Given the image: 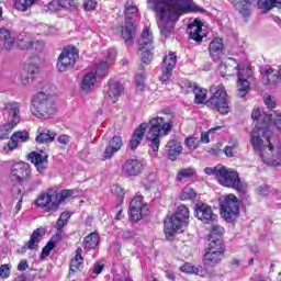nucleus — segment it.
Masks as SVG:
<instances>
[{"instance_id": "53", "label": "nucleus", "mask_w": 281, "mask_h": 281, "mask_svg": "<svg viewBox=\"0 0 281 281\" xmlns=\"http://www.w3.org/2000/svg\"><path fill=\"white\" fill-rule=\"evenodd\" d=\"M12 127L10 123H8L4 126L0 127V139H8L10 137V134L12 133Z\"/></svg>"}, {"instance_id": "42", "label": "nucleus", "mask_w": 281, "mask_h": 281, "mask_svg": "<svg viewBox=\"0 0 281 281\" xmlns=\"http://www.w3.org/2000/svg\"><path fill=\"white\" fill-rule=\"evenodd\" d=\"M32 44V37H30L27 33H21L18 36V47H20V49H31Z\"/></svg>"}, {"instance_id": "4", "label": "nucleus", "mask_w": 281, "mask_h": 281, "mask_svg": "<svg viewBox=\"0 0 281 281\" xmlns=\"http://www.w3.org/2000/svg\"><path fill=\"white\" fill-rule=\"evenodd\" d=\"M31 111L37 120H49L56 115V102L52 95L40 92L33 97Z\"/></svg>"}, {"instance_id": "34", "label": "nucleus", "mask_w": 281, "mask_h": 281, "mask_svg": "<svg viewBox=\"0 0 281 281\" xmlns=\"http://www.w3.org/2000/svg\"><path fill=\"white\" fill-rule=\"evenodd\" d=\"M98 243H100V235H98V233H91L85 237L82 247L83 249H87V251H90V249H95L98 247Z\"/></svg>"}, {"instance_id": "17", "label": "nucleus", "mask_w": 281, "mask_h": 281, "mask_svg": "<svg viewBox=\"0 0 281 281\" xmlns=\"http://www.w3.org/2000/svg\"><path fill=\"white\" fill-rule=\"evenodd\" d=\"M122 146H124V142L122 140L121 136H114L112 139L109 140L103 154H102V161H108V159H113V156L116 153L122 150Z\"/></svg>"}, {"instance_id": "21", "label": "nucleus", "mask_w": 281, "mask_h": 281, "mask_svg": "<svg viewBox=\"0 0 281 281\" xmlns=\"http://www.w3.org/2000/svg\"><path fill=\"white\" fill-rule=\"evenodd\" d=\"M223 258H225V252L206 249L203 257V262L205 267H216V265H221Z\"/></svg>"}, {"instance_id": "48", "label": "nucleus", "mask_w": 281, "mask_h": 281, "mask_svg": "<svg viewBox=\"0 0 281 281\" xmlns=\"http://www.w3.org/2000/svg\"><path fill=\"white\" fill-rule=\"evenodd\" d=\"M11 139H14L18 144L27 142L30 139V133L27 131H19L12 134Z\"/></svg>"}, {"instance_id": "60", "label": "nucleus", "mask_w": 281, "mask_h": 281, "mask_svg": "<svg viewBox=\"0 0 281 281\" xmlns=\"http://www.w3.org/2000/svg\"><path fill=\"white\" fill-rule=\"evenodd\" d=\"M19 143L15 139H11L7 146H4L5 153H12V150H15L18 148Z\"/></svg>"}, {"instance_id": "55", "label": "nucleus", "mask_w": 281, "mask_h": 281, "mask_svg": "<svg viewBox=\"0 0 281 281\" xmlns=\"http://www.w3.org/2000/svg\"><path fill=\"white\" fill-rule=\"evenodd\" d=\"M216 131H221V126L211 128L209 132L201 134V140L203 144H210V133H216Z\"/></svg>"}, {"instance_id": "14", "label": "nucleus", "mask_w": 281, "mask_h": 281, "mask_svg": "<svg viewBox=\"0 0 281 281\" xmlns=\"http://www.w3.org/2000/svg\"><path fill=\"white\" fill-rule=\"evenodd\" d=\"M194 214L195 217L199 218V221H201L205 225H214V223H216L218 218V216L214 214L212 206L205 203L195 204Z\"/></svg>"}, {"instance_id": "59", "label": "nucleus", "mask_w": 281, "mask_h": 281, "mask_svg": "<svg viewBox=\"0 0 281 281\" xmlns=\"http://www.w3.org/2000/svg\"><path fill=\"white\" fill-rule=\"evenodd\" d=\"M59 144H61V148H65L69 142H71V137L69 135H60L57 139Z\"/></svg>"}, {"instance_id": "28", "label": "nucleus", "mask_w": 281, "mask_h": 281, "mask_svg": "<svg viewBox=\"0 0 281 281\" xmlns=\"http://www.w3.org/2000/svg\"><path fill=\"white\" fill-rule=\"evenodd\" d=\"M166 151L171 161H175L177 157H179L180 153L183 151V147L181 146V143H179L177 139H171L166 145Z\"/></svg>"}, {"instance_id": "11", "label": "nucleus", "mask_w": 281, "mask_h": 281, "mask_svg": "<svg viewBox=\"0 0 281 281\" xmlns=\"http://www.w3.org/2000/svg\"><path fill=\"white\" fill-rule=\"evenodd\" d=\"M2 115L11 128H16V125L21 123V103L16 101L5 102L2 109Z\"/></svg>"}, {"instance_id": "2", "label": "nucleus", "mask_w": 281, "mask_h": 281, "mask_svg": "<svg viewBox=\"0 0 281 281\" xmlns=\"http://www.w3.org/2000/svg\"><path fill=\"white\" fill-rule=\"evenodd\" d=\"M147 2L157 16V25L165 38L172 34L175 24L182 14L205 12V9L196 5L192 0H147Z\"/></svg>"}, {"instance_id": "45", "label": "nucleus", "mask_w": 281, "mask_h": 281, "mask_svg": "<svg viewBox=\"0 0 281 281\" xmlns=\"http://www.w3.org/2000/svg\"><path fill=\"white\" fill-rule=\"evenodd\" d=\"M180 201H194L196 199V191L192 187L187 186L183 188L179 196Z\"/></svg>"}, {"instance_id": "5", "label": "nucleus", "mask_w": 281, "mask_h": 281, "mask_svg": "<svg viewBox=\"0 0 281 281\" xmlns=\"http://www.w3.org/2000/svg\"><path fill=\"white\" fill-rule=\"evenodd\" d=\"M190 209L186 205H179L172 216L165 218V235L172 238L176 232H181L183 227H188L190 221Z\"/></svg>"}, {"instance_id": "8", "label": "nucleus", "mask_w": 281, "mask_h": 281, "mask_svg": "<svg viewBox=\"0 0 281 281\" xmlns=\"http://www.w3.org/2000/svg\"><path fill=\"white\" fill-rule=\"evenodd\" d=\"M221 214L225 221H232L238 216L240 212V204L238 203V198L234 194H228L226 196L220 198Z\"/></svg>"}, {"instance_id": "58", "label": "nucleus", "mask_w": 281, "mask_h": 281, "mask_svg": "<svg viewBox=\"0 0 281 281\" xmlns=\"http://www.w3.org/2000/svg\"><path fill=\"white\" fill-rule=\"evenodd\" d=\"M95 5H98V2L95 0H86L83 3L85 10L88 12H91V10H95Z\"/></svg>"}, {"instance_id": "10", "label": "nucleus", "mask_w": 281, "mask_h": 281, "mask_svg": "<svg viewBox=\"0 0 281 281\" xmlns=\"http://www.w3.org/2000/svg\"><path fill=\"white\" fill-rule=\"evenodd\" d=\"M78 49L74 47L65 48L58 56L57 59V69L59 71H69V69H74L76 63H78Z\"/></svg>"}, {"instance_id": "64", "label": "nucleus", "mask_w": 281, "mask_h": 281, "mask_svg": "<svg viewBox=\"0 0 281 281\" xmlns=\"http://www.w3.org/2000/svg\"><path fill=\"white\" fill-rule=\"evenodd\" d=\"M60 8L61 7H60L58 0L57 1H52L50 3H48L49 12H58V10H60Z\"/></svg>"}, {"instance_id": "29", "label": "nucleus", "mask_w": 281, "mask_h": 281, "mask_svg": "<svg viewBox=\"0 0 281 281\" xmlns=\"http://www.w3.org/2000/svg\"><path fill=\"white\" fill-rule=\"evenodd\" d=\"M83 262L82 248H77L75 257L70 260L69 273H78V271H82Z\"/></svg>"}, {"instance_id": "6", "label": "nucleus", "mask_w": 281, "mask_h": 281, "mask_svg": "<svg viewBox=\"0 0 281 281\" xmlns=\"http://www.w3.org/2000/svg\"><path fill=\"white\" fill-rule=\"evenodd\" d=\"M210 91L212 97L206 101L209 109L218 111L222 115H227L232 111V108L229 106V97L225 91V87L221 85L212 86Z\"/></svg>"}, {"instance_id": "9", "label": "nucleus", "mask_w": 281, "mask_h": 281, "mask_svg": "<svg viewBox=\"0 0 281 281\" xmlns=\"http://www.w3.org/2000/svg\"><path fill=\"white\" fill-rule=\"evenodd\" d=\"M37 207H42L50 214L58 210V191L49 189L46 193H42L35 201Z\"/></svg>"}, {"instance_id": "38", "label": "nucleus", "mask_w": 281, "mask_h": 281, "mask_svg": "<svg viewBox=\"0 0 281 281\" xmlns=\"http://www.w3.org/2000/svg\"><path fill=\"white\" fill-rule=\"evenodd\" d=\"M38 0H14L13 8L19 10V12H27L34 3H37Z\"/></svg>"}, {"instance_id": "35", "label": "nucleus", "mask_w": 281, "mask_h": 281, "mask_svg": "<svg viewBox=\"0 0 281 281\" xmlns=\"http://www.w3.org/2000/svg\"><path fill=\"white\" fill-rule=\"evenodd\" d=\"M261 74H262V82L263 85H278V80H276V76H273V68L266 66L263 68H261Z\"/></svg>"}, {"instance_id": "44", "label": "nucleus", "mask_w": 281, "mask_h": 281, "mask_svg": "<svg viewBox=\"0 0 281 281\" xmlns=\"http://www.w3.org/2000/svg\"><path fill=\"white\" fill-rule=\"evenodd\" d=\"M237 80L254 81V70L251 68H237Z\"/></svg>"}, {"instance_id": "41", "label": "nucleus", "mask_w": 281, "mask_h": 281, "mask_svg": "<svg viewBox=\"0 0 281 281\" xmlns=\"http://www.w3.org/2000/svg\"><path fill=\"white\" fill-rule=\"evenodd\" d=\"M139 12V9L137 5H135V2L127 1L125 4V19L126 21H131V19H135Z\"/></svg>"}, {"instance_id": "1", "label": "nucleus", "mask_w": 281, "mask_h": 281, "mask_svg": "<svg viewBox=\"0 0 281 281\" xmlns=\"http://www.w3.org/2000/svg\"><path fill=\"white\" fill-rule=\"evenodd\" d=\"M251 117L255 122V128L250 133V144L255 155L260 157L267 166H281V143L276 140L271 143V135H273V132L269 130L273 120L271 114L257 108L252 110Z\"/></svg>"}, {"instance_id": "52", "label": "nucleus", "mask_w": 281, "mask_h": 281, "mask_svg": "<svg viewBox=\"0 0 281 281\" xmlns=\"http://www.w3.org/2000/svg\"><path fill=\"white\" fill-rule=\"evenodd\" d=\"M228 144L229 145L224 148V155H226V157H234V149L238 148V140L234 139Z\"/></svg>"}, {"instance_id": "57", "label": "nucleus", "mask_w": 281, "mask_h": 281, "mask_svg": "<svg viewBox=\"0 0 281 281\" xmlns=\"http://www.w3.org/2000/svg\"><path fill=\"white\" fill-rule=\"evenodd\" d=\"M184 89L187 93H194L196 89H199V86L196 83H192V81L184 82Z\"/></svg>"}, {"instance_id": "20", "label": "nucleus", "mask_w": 281, "mask_h": 281, "mask_svg": "<svg viewBox=\"0 0 281 281\" xmlns=\"http://www.w3.org/2000/svg\"><path fill=\"white\" fill-rule=\"evenodd\" d=\"M124 93V86L117 81L110 80L108 82V90L106 95L109 98V101L115 104L117 100H120V97Z\"/></svg>"}, {"instance_id": "33", "label": "nucleus", "mask_w": 281, "mask_h": 281, "mask_svg": "<svg viewBox=\"0 0 281 281\" xmlns=\"http://www.w3.org/2000/svg\"><path fill=\"white\" fill-rule=\"evenodd\" d=\"M95 86V74L88 72L83 76V79L81 81L80 89L83 93H89L91 89Z\"/></svg>"}, {"instance_id": "26", "label": "nucleus", "mask_w": 281, "mask_h": 281, "mask_svg": "<svg viewBox=\"0 0 281 281\" xmlns=\"http://www.w3.org/2000/svg\"><path fill=\"white\" fill-rule=\"evenodd\" d=\"M0 41L3 43V49L7 52H12L14 45H16V40L8 29H0Z\"/></svg>"}, {"instance_id": "39", "label": "nucleus", "mask_w": 281, "mask_h": 281, "mask_svg": "<svg viewBox=\"0 0 281 281\" xmlns=\"http://www.w3.org/2000/svg\"><path fill=\"white\" fill-rule=\"evenodd\" d=\"M40 236L41 229L37 228L32 233L30 240L24 245L23 249H38Z\"/></svg>"}, {"instance_id": "15", "label": "nucleus", "mask_w": 281, "mask_h": 281, "mask_svg": "<svg viewBox=\"0 0 281 281\" xmlns=\"http://www.w3.org/2000/svg\"><path fill=\"white\" fill-rule=\"evenodd\" d=\"M31 175L32 169L27 162H15L11 168V177L15 181H19V183L30 179Z\"/></svg>"}, {"instance_id": "54", "label": "nucleus", "mask_w": 281, "mask_h": 281, "mask_svg": "<svg viewBox=\"0 0 281 281\" xmlns=\"http://www.w3.org/2000/svg\"><path fill=\"white\" fill-rule=\"evenodd\" d=\"M10 269H12V265L10 263H4L0 266V278L2 280L10 278Z\"/></svg>"}, {"instance_id": "23", "label": "nucleus", "mask_w": 281, "mask_h": 281, "mask_svg": "<svg viewBox=\"0 0 281 281\" xmlns=\"http://www.w3.org/2000/svg\"><path fill=\"white\" fill-rule=\"evenodd\" d=\"M256 3V0H235L233 1V5L235 10L244 16V19H247L251 14V5Z\"/></svg>"}, {"instance_id": "51", "label": "nucleus", "mask_w": 281, "mask_h": 281, "mask_svg": "<svg viewBox=\"0 0 281 281\" xmlns=\"http://www.w3.org/2000/svg\"><path fill=\"white\" fill-rule=\"evenodd\" d=\"M69 196H74V190L66 189L60 193H57L58 207H60V203H63V201L66 199H69Z\"/></svg>"}, {"instance_id": "27", "label": "nucleus", "mask_w": 281, "mask_h": 281, "mask_svg": "<svg viewBox=\"0 0 281 281\" xmlns=\"http://www.w3.org/2000/svg\"><path fill=\"white\" fill-rule=\"evenodd\" d=\"M121 35L126 45H133V38H135V22L126 20Z\"/></svg>"}, {"instance_id": "22", "label": "nucleus", "mask_w": 281, "mask_h": 281, "mask_svg": "<svg viewBox=\"0 0 281 281\" xmlns=\"http://www.w3.org/2000/svg\"><path fill=\"white\" fill-rule=\"evenodd\" d=\"M220 74L222 78H226L229 76H234V74H238V63L236 59L228 58L225 63L220 65Z\"/></svg>"}, {"instance_id": "32", "label": "nucleus", "mask_w": 281, "mask_h": 281, "mask_svg": "<svg viewBox=\"0 0 281 281\" xmlns=\"http://www.w3.org/2000/svg\"><path fill=\"white\" fill-rule=\"evenodd\" d=\"M113 60H115V53H109L106 60L101 61L97 66V71H95L97 76L104 78V76H106V71H109V65H111V63H113Z\"/></svg>"}, {"instance_id": "37", "label": "nucleus", "mask_w": 281, "mask_h": 281, "mask_svg": "<svg viewBox=\"0 0 281 281\" xmlns=\"http://www.w3.org/2000/svg\"><path fill=\"white\" fill-rule=\"evenodd\" d=\"M251 81L237 79V95L245 98L251 91Z\"/></svg>"}, {"instance_id": "61", "label": "nucleus", "mask_w": 281, "mask_h": 281, "mask_svg": "<svg viewBox=\"0 0 281 281\" xmlns=\"http://www.w3.org/2000/svg\"><path fill=\"white\" fill-rule=\"evenodd\" d=\"M265 104L268 106V109H276V106H278V104L276 103V100H273L271 95L265 97Z\"/></svg>"}, {"instance_id": "3", "label": "nucleus", "mask_w": 281, "mask_h": 281, "mask_svg": "<svg viewBox=\"0 0 281 281\" xmlns=\"http://www.w3.org/2000/svg\"><path fill=\"white\" fill-rule=\"evenodd\" d=\"M172 126H175V121H167L161 116L151 117L148 123H142L134 132L131 140L130 148L131 150H135L139 144H142V139L147 142V145L154 153L159 151V146H161V137H166L170 135V131H172ZM147 130V133H146Z\"/></svg>"}, {"instance_id": "31", "label": "nucleus", "mask_w": 281, "mask_h": 281, "mask_svg": "<svg viewBox=\"0 0 281 281\" xmlns=\"http://www.w3.org/2000/svg\"><path fill=\"white\" fill-rule=\"evenodd\" d=\"M257 7L259 10H262L263 14L273 10V8H279L281 10V2L278 0H258Z\"/></svg>"}, {"instance_id": "50", "label": "nucleus", "mask_w": 281, "mask_h": 281, "mask_svg": "<svg viewBox=\"0 0 281 281\" xmlns=\"http://www.w3.org/2000/svg\"><path fill=\"white\" fill-rule=\"evenodd\" d=\"M184 144L187 148H190V150H196V148L201 146V139L196 137H187Z\"/></svg>"}, {"instance_id": "24", "label": "nucleus", "mask_w": 281, "mask_h": 281, "mask_svg": "<svg viewBox=\"0 0 281 281\" xmlns=\"http://www.w3.org/2000/svg\"><path fill=\"white\" fill-rule=\"evenodd\" d=\"M154 38L150 29H144L142 36L138 40V49H155Z\"/></svg>"}, {"instance_id": "47", "label": "nucleus", "mask_w": 281, "mask_h": 281, "mask_svg": "<svg viewBox=\"0 0 281 281\" xmlns=\"http://www.w3.org/2000/svg\"><path fill=\"white\" fill-rule=\"evenodd\" d=\"M193 93L195 104H203V102H205V98L207 97V90L199 87Z\"/></svg>"}, {"instance_id": "16", "label": "nucleus", "mask_w": 281, "mask_h": 281, "mask_svg": "<svg viewBox=\"0 0 281 281\" xmlns=\"http://www.w3.org/2000/svg\"><path fill=\"white\" fill-rule=\"evenodd\" d=\"M144 172V164L139 159H127L122 166L123 177H137Z\"/></svg>"}, {"instance_id": "63", "label": "nucleus", "mask_w": 281, "mask_h": 281, "mask_svg": "<svg viewBox=\"0 0 281 281\" xmlns=\"http://www.w3.org/2000/svg\"><path fill=\"white\" fill-rule=\"evenodd\" d=\"M135 80L138 91H144V75H136Z\"/></svg>"}, {"instance_id": "46", "label": "nucleus", "mask_w": 281, "mask_h": 281, "mask_svg": "<svg viewBox=\"0 0 281 281\" xmlns=\"http://www.w3.org/2000/svg\"><path fill=\"white\" fill-rule=\"evenodd\" d=\"M153 49L154 48H138V56L145 65H150L153 60Z\"/></svg>"}, {"instance_id": "25", "label": "nucleus", "mask_w": 281, "mask_h": 281, "mask_svg": "<svg viewBox=\"0 0 281 281\" xmlns=\"http://www.w3.org/2000/svg\"><path fill=\"white\" fill-rule=\"evenodd\" d=\"M203 24L199 20H194L192 23L188 25V34L189 38L195 41L196 43H201L203 41V35H201Z\"/></svg>"}, {"instance_id": "43", "label": "nucleus", "mask_w": 281, "mask_h": 281, "mask_svg": "<svg viewBox=\"0 0 281 281\" xmlns=\"http://www.w3.org/2000/svg\"><path fill=\"white\" fill-rule=\"evenodd\" d=\"M194 175H196V171L192 168L180 169L176 176V181L181 182L186 181V179H192Z\"/></svg>"}, {"instance_id": "7", "label": "nucleus", "mask_w": 281, "mask_h": 281, "mask_svg": "<svg viewBox=\"0 0 281 281\" xmlns=\"http://www.w3.org/2000/svg\"><path fill=\"white\" fill-rule=\"evenodd\" d=\"M217 181L220 186H223L224 188H232L237 192H243L245 190V182L240 181L238 171L225 166L222 167V171H220V178Z\"/></svg>"}, {"instance_id": "56", "label": "nucleus", "mask_w": 281, "mask_h": 281, "mask_svg": "<svg viewBox=\"0 0 281 281\" xmlns=\"http://www.w3.org/2000/svg\"><path fill=\"white\" fill-rule=\"evenodd\" d=\"M56 244L54 241H48L47 245L42 250V258H47L49 254H52V250L55 249Z\"/></svg>"}, {"instance_id": "36", "label": "nucleus", "mask_w": 281, "mask_h": 281, "mask_svg": "<svg viewBox=\"0 0 281 281\" xmlns=\"http://www.w3.org/2000/svg\"><path fill=\"white\" fill-rule=\"evenodd\" d=\"M209 251H220V254H225V249L223 248V240L218 237H214L212 235L209 236V247L206 248Z\"/></svg>"}, {"instance_id": "40", "label": "nucleus", "mask_w": 281, "mask_h": 281, "mask_svg": "<svg viewBox=\"0 0 281 281\" xmlns=\"http://www.w3.org/2000/svg\"><path fill=\"white\" fill-rule=\"evenodd\" d=\"M55 138H56V133H54L52 131H47V132L40 133L36 136L35 142L37 144H49V143L54 142Z\"/></svg>"}, {"instance_id": "13", "label": "nucleus", "mask_w": 281, "mask_h": 281, "mask_svg": "<svg viewBox=\"0 0 281 281\" xmlns=\"http://www.w3.org/2000/svg\"><path fill=\"white\" fill-rule=\"evenodd\" d=\"M38 63H41V59H38L36 56L30 57L26 60L20 75L21 85L27 87L32 78H34L35 74H38Z\"/></svg>"}, {"instance_id": "49", "label": "nucleus", "mask_w": 281, "mask_h": 281, "mask_svg": "<svg viewBox=\"0 0 281 281\" xmlns=\"http://www.w3.org/2000/svg\"><path fill=\"white\" fill-rule=\"evenodd\" d=\"M222 171H223V165H217L216 167H206L204 169L205 175H209V176L213 175L215 179H217V181L221 177Z\"/></svg>"}, {"instance_id": "30", "label": "nucleus", "mask_w": 281, "mask_h": 281, "mask_svg": "<svg viewBox=\"0 0 281 281\" xmlns=\"http://www.w3.org/2000/svg\"><path fill=\"white\" fill-rule=\"evenodd\" d=\"M209 50L213 60H218V56L223 54V40L218 37L213 40L209 45Z\"/></svg>"}, {"instance_id": "62", "label": "nucleus", "mask_w": 281, "mask_h": 281, "mask_svg": "<svg viewBox=\"0 0 281 281\" xmlns=\"http://www.w3.org/2000/svg\"><path fill=\"white\" fill-rule=\"evenodd\" d=\"M269 187L267 184L260 186L257 189L259 196H269Z\"/></svg>"}, {"instance_id": "18", "label": "nucleus", "mask_w": 281, "mask_h": 281, "mask_svg": "<svg viewBox=\"0 0 281 281\" xmlns=\"http://www.w3.org/2000/svg\"><path fill=\"white\" fill-rule=\"evenodd\" d=\"M177 66V55L175 53H169L165 56L162 60V75L160 76V80L166 82L170 79L172 74V69Z\"/></svg>"}, {"instance_id": "19", "label": "nucleus", "mask_w": 281, "mask_h": 281, "mask_svg": "<svg viewBox=\"0 0 281 281\" xmlns=\"http://www.w3.org/2000/svg\"><path fill=\"white\" fill-rule=\"evenodd\" d=\"M47 154L44 151H33L29 155V159H31L32 164H34L37 172L43 175L45 170H47V164H49V160H47Z\"/></svg>"}, {"instance_id": "12", "label": "nucleus", "mask_w": 281, "mask_h": 281, "mask_svg": "<svg viewBox=\"0 0 281 281\" xmlns=\"http://www.w3.org/2000/svg\"><path fill=\"white\" fill-rule=\"evenodd\" d=\"M146 214H148V204L144 202V196H134L130 203V216L132 221L137 223L138 221H142Z\"/></svg>"}]
</instances>
